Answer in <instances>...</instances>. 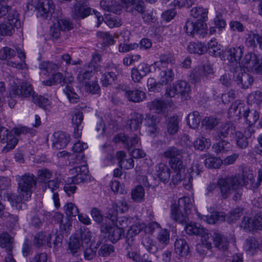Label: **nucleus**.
Wrapping results in <instances>:
<instances>
[{"label":"nucleus","instance_id":"1","mask_svg":"<svg viewBox=\"0 0 262 262\" xmlns=\"http://www.w3.org/2000/svg\"><path fill=\"white\" fill-rule=\"evenodd\" d=\"M16 180L18 181V195H14L13 193H8L6 194V197L8 201L10 202L12 206L17 207V205L21 203L23 201H27L30 199L33 189L35 187L37 181L35 176L30 173H26L21 176L16 177Z\"/></svg>","mask_w":262,"mask_h":262},{"label":"nucleus","instance_id":"2","mask_svg":"<svg viewBox=\"0 0 262 262\" xmlns=\"http://www.w3.org/2000/svg\"><path fill=\"white\" fill-rule=\"evenodd\" d=\"M254 181V176L247 171H243L242 174H236L231 177L222 178L219 179L217 185L220 189L221 195L224 199H227L231 193L232 189L246 186L249 183Z\"/></svg>","mask_w":262,"mask_h":262},{"label":"nucleus","instance_id":"3","mask_svg":"<svg viewBox=\"0 0 262 262\" xmlns=\"http://www.w3.org/2000/svg\"><path fill=\"white\" fill-rule=\"evenodd\" d=\"M208 12V9L200 7L191 10L190 15L197 19H188L186 21L184 29L188 35L205 36L207 33V27L203 21L207 18Z\"/></svg>","mask_w":262,"mask_h":262},{"label":"nucleus","instance_id":"4","mask_svg":"<svg viewBox=\"0 0 262 262\" xmlns=\"http://www.w3.org/2000/svg\"><path fill=\"white\" fill-rule=\"evenodd\" d=\"M192 204L188 197H184L179 200L178 203L174 202L170 206V217L174 221L180 224H185L188 221L186 215L190 210Z\"/></svg>","mask_w":262,"mask_h":262},{"label":"nucleus","instance_id":"5","mask_svg":"<svg viewBox=\"0 0 262 262\" xmlns=\"http://www.w3.org/2000/svg\"><path fill=\"white\" fill-rule=\"evenodd\" d=\"M163 156L166 158L170 159V165L174 170L184 169L182 162L183 151L178 149L174 146L169 147L163 153Z\"/></svg>","mask_w":262,"mask_h":262},{"label":"nucleus","instance_id":"6","mask_svg":"<svg viewBox=\"0 0 262 262\" xmlns=\"http://www.w3.org/2000/svg\"><path fill=\"white\" fill-rule=\"evenodd\" d=\"M70 172L72 174H75V176L69 178V182H74V184H78L90 180L89 169L87 165L85 164L70 169Z\"/></svg>","mask_w":262,"mask_h":262},{"label":"nucleus","instance_id":"7","mask_svg":"<svg viewBox=\"0 0 262 262\" xmlns=\"http://www.w3.org/2000/svg\"><path fill=\"white\" fill-rule=\"evenodd\" d=\"M33 243L38 248L45 244H47L49 247H52L53 245L54 248H56L59 242L57 241V236L54 233H50L47 236L45 233L40 232L35 235Z\"/></svg>","mask_w":262,"mask_h":262},{"label":"nucleus","instance_id":"8","mask_svg":"<svg viewBox=\"0 0 262 262\" xmlns=\"http://www.w3.org/2000/svg\"><path fill=\"white\" fill-rule=\"evenodd\" d=\"M174 73L172 69L170 68L167 70H162L160 73V80L158 83L155 81L152 78H149L147 80V85L149 89H153L159 87L160 85H166L171 82L174 78Z\"/></svg>","mask_w":262,"mask_h":262},{"label":"nucleus","instance_id":"9","mask_svg":"<svg viewBox=\"0 0 262 262\" xmlns=\"http://www.w3.org/2000/svg\"><path fill=\"white\" fill-rule=\"evenodd\" d=\"M190 91V89L188 83L185 81L180 80L168 88L166 90V95L172 97L176 94H180L187 99Z\"/></svg>","mask_w":262,"mask_h":262},{"label":"nucleus","instance_id":"10","mask_svg":"<svg viewBox=\"0 0 262 262\" xmlns=\"http://www.w3.org/2000/svg\"><path fill=\"white\" fill-rule=\"evenodd\" d=\"M17 142L18 139L7 128L0 125V143L6 144L3 148V151L8 152L13 149Z\"/></svg>","mask_w":262,"mask_h":262},{"label":"nucleus","instance_id":"11","mask_svg":"<svg viewBox=\"0 0 262 262\" xmlns=\"http://www.w3.org/2000/svg\"><path fill=\"white\" fill-rule=\"evenodd\" d=\"M234 80L239 86L246 89L252 85L254 79L250 74L243 71L239 67L237 69L234 74Z\"/></svg>","mask_w":262,"mask_h":262},{"label":"nucleus","instance_id":"12","mask_svg":"<svg viewBox=\"0 0 262 262\" xmlns=\"http://www.w3.org/2000/svg\"><path fill=\"white\" fill-rule=\"evenodd\" d=\"M100 68V66L95 65L92 63L84 65L79 69L77 77V80L80 83L85 84L93 76L94 71H98Z\"/></svg>","mask_w":262,"mask_h":262},{"label":"nucleus","instance_id":"13","mask_svg":"<svg viewBox=\"0 0 262 262\" xmlns=\"http://www.w3.org/2000/svg\"><path fill=\"white\" fill-rule=\"evenodd\" d=\"M119 92L124 93L125 96L130 101L133 102H140L143 101L146 98V94L139 90L128 91L123 86L119 85L118 87Z\"/></svg>","mask_w":262,"mask_h":262},{"label":"nucleus","instance_id":"14","mask_svg":"<svg viewBox=\"0 0 262 262\" xmlns=\"http://www.w3.org/2000/svg\"><path fill=\"white\" fill-rule=\"evenodd\" d=\"M126 11L134 13L137 12L142 14L145 10V4L143 0H121Z\"/></svg>","mask_w":262,"mask_h":262},{"label":"nucleus","instance_id":"15","mask_svg":"<svg viewBox=\"0 0 262 262\" xmlns=\"http://www.w3.org/2000/svg\"><path fill=\"white\" fill-rule=\"evenodd\" d=\"M33 93L31 84L24 82L21 83L20 88L16 85L12 86L10 91V95L12 96H18L21 97L27 98L31 96Z\"/></svg>","mask_w":262,"mask_h":262},{"label":"nucleus","instance_id":"16","mask_svg":"<svg viewBox=\"0 0 262 262\" xmlns=\"http://www.w3.org/2000/svg\"><path fill=\"white\" fill-rule=\"evenodd\" d=\"M53 136L52 147L57 150L66 147L69 142V136L63 132H56L53 134Z\"/></svg>","mask_w":262,"mask_h":262},{"label":"nucleus","instance_id":"17","mask_svg":"<svg viewBox=\"0 0 262 262\" xmlns=\"http://www.w3.org/2000/svg\"><path fill=\"white\" fill-rule=\"evenodd\" d=\"M175 59L173 54L170 53L162 54L160 56L159 60L154 62L152 65L156 70H161L162 69L167 68L168 64H174Z\"/></svg>","mask_w":262,"mask_h":262},{"label":"nucleus","instance_id":"18","mask_svg":"<svg viewBox=\"0 0 262 262\" xmlns=\"http://www.w3.org/2000/svg\"><path fill=\"white\" fill-rule=\"evenodd\" d=\"M91 13V9L81 2L76 3L72 10V16L75 19H82Z\"/></svg>","mask_w":262,"mask_h":262},{"label":"nucleus","instance_id":"19","mask_svg":"<svg viewBox=\"0 0 262 262\" xmlns=\"http://www.w3.org/2000/svg\"><path fill=\"white\" fill-rule=\"evenodd\" d=\"M234 130V127L231 122H226L217 129L213 134V139L219 141L228 138Z\"/></svg>","mask_w":262,"mask_h":262},{"label":"nucleus","instance_id":"20","mask_svg":"<svg viewBox=\"0 0 262 262\" xmlns=\"http://www.w3.org/2000/svg\"><path fill=\"white\" fill-rule=\"evenodd\" d=\"M156 175L164 183H168L170 177V169L165 164L160 163L155 167Z\"/></svg>","mask_w":262,"mask_h":262},{"label":"nucleus","instance_id":"21","mask_svg":"<svg viewBox=\"0 0 262 262\" xmlns=\"http://www.w3.org/2000/svg\"><path fill=\"white\" fill-rule=\"evenodd\" d=\"M182 170H174L176 174L172 178V182L174 184H178L179 182H183V185L187 189H189L192 187V176L187 173L184 178L182 177Z\"/></svg>","mask_w":262,"mask_h":262},{"label":"nucleus","instance_id":"22","mask_svg":"<svg viewBox=\"0 0 262 262\" xmlns=\"http://www.w3.org/2000/svg\"><path fill=\"white\" fill-rule=\"evenodd\" d=\"M244 47H231L227 50L228 59L231 62L239 64V61L243 54Z\"/></svg>","mask_w":262,"mask_h":262},{"label":"nucleus","instance_id":"23","mask_svg":"<svg viewBox=\"0 0 262 262\" xmlns=\"http://www.w3.org/2000/svg\"><path fill=\"white\" fill-rule=\"evenodd\" d=\"M213 242L215 247L223 251L228 248L229 242L227 237L217 232L212 234Z\"/></svg>","mask_w":262,"mask_h":262},{"label":"nucleus","instance_id":"24","mask_svg":"<svg viewBox=\"0 0 262 262\" xmlns=\"http://www.w3.org/2000/svg\"><path fill=\"white\" fill-rule=\"evenodd\" d=\"M53 3L51 0H45L39 4L37 7V15L47 18L51 11L53 10Z\"/></svg>","mask_w":262,"mask_h":262},{"label":"nucleus","instance_id":"25","mask_svg":"<svg viewBox=\"0 0 262 262\" xmlns=\"http://www.w3.org/2000/svg\"><path fill=\"white\" fill-rule=\"evenodd\" d=\"M212 73H213V68L210 64L207 63L195 69L193 74L194 78L195 81H198Z\"/></svg>","mask_w":262,"mask_h":262},{"label":"nucleus","instance_id":"26","mask_svg":"<svg viewBox=\"0 0 262 262\" xmlns=\"http://www.w3.org/2000/svg\"><path fill=\"white\" fill-rule=\"evenodd\" d=\"M52 218L56 223L59 224L61 230L64 231L67 233L68 232L71 226V221L68 217L65 218L63 220V214L56 212L54 213Z\"/></svg>","mask_w":262,"mask_h":262},{"label":"nucleus","instance_id":"27","mask_svg":"<svg viewBox=\"0 0 262 262\" xmlns=\"http://www.w3.org/2000/svg\"><path fill=\"white\" fill-rule=\"evenodd\" d=\"M103 231L108 233V239L113 243H116L121 238L123 231L120 228L106 227Z\"/></svg>","mask_w":262,"mask_h":262},{"label":"nucleus","instance_id":"28","mask_svg":"<svg viewBox=\"0 0 262 262\" xmlns=\"http://www.w3.org/2000/svg\"><path fill=\"white\" fill-rule=\"evenodd\" d=\"M245 104L239 100L235 101L231 104L230 107L228 110V114L231 117H240L242 112L245 111L244 110Z\"/></svg>","mask_w":262,"mask_h":262},{"label":"nucleus","instance_id":"29","mask_svg":"<svg viewBox=\"0 0 262 262\" xmlns=\"http://www.w3.org/2000/svg\"><path fill=\"white\" fill-rule=\"evenodd\" d=\"M243 117L249 125H253L259 119V113L255 110L248 108L244 111Z\"/></svg>","mask_w":262,"mask_h":262},{"label":"nucleus","instance_id":"30","mask_svg":"<svg viewBox=\"0 0 262 262\" xmlns=\"http://www.w3.org/2000/svg\"><path fill=\"white\" fill-rule=\"evenodd\" d=\"M174 250L180 256H185L189 253V248L185 240L179 239L174 243Z\"/></svg>","mask_w":262,"mask_h":262},{"label":"nucleus","instance_id":"31","mask_svg":"<svg viewBox=\"0 0 262 262\" xmlns=\"http://www.w3.org/2000/svg\"><path fill=\"white\" fill-rule=\"evenodd\" d=\"M150 111L155 113L160 114L164 113L166 108V104L163 100L155 99L154 101L149 102L147 105Z\"/></svg>","mask_w":262,"mask_h":262},{"label":"nucleus","instance_id":"32","mask_svg":"<svg viewBox=\"0 0 262 262\" xmlns=\"http://www.w3.org/2000/svg\"><path fill=\"white\" fill-rule=\"evenodd\" d=\"M143 120V116L142 114L136 112L132 113L128 123L130 128L134 130L138 129L142 123Z\"/></svg>","mask_w":262,"mask_h":262},{"label":"nucleus","instance_id":"33","mask_svg":"<svg viewBox=\"0 0 262 262\" xmlns=\"http://www.w3.org/2000/svg\"><path fill=\"white\" fill-rule=\"evenodd\" d=\"M190 53L202 55L207 51V47L202 42H190L187 48Z\"/></svg>","mask_w":262,"mask_h":262},{"label":"nucleus","instance_id":"34","mask_svg":"<svg viewBox=\"0 0 262 262\" xmlns=\"http://www.w3.org/2000/svg\"><path fill=\"white\" fill-rule=\"evenodd\" d=\"M212 148L216 154H224L231 149V145L228 141L220 140L218 143L213 145Z\"/></svg>","mask_w":262,"mask_h":262},{"label":"nucleus","instance_id":"35","mask_svg":"<svg viewBox=\"0 0 262 262\" xmlns=\"http://www.w3.org/2000/svg\"><path fill=\"white\" fill-rule=\"evenodd\" d=\"M186 233L190 235H200L204 233V228L200 224L190 223L185 227Z\"/></svg>","mask_w":262,"mask_h":262},{"label":"nucleus","instance_id":"36","mask_svg":"<svg viewBox=\"0 0 262 262\" xmlns=\"http://www.w3.org/2000/svg\"><path fill=\"white\" fill-rule=\"evenodd\" d=\"M179 118L177 116L169 117L167 120V132L170 135H174L179 129Z\"/></svg>","mask_w":262,"mask_h":262},{"label":"nucleus","instance_id":"37","mask_svg":"<svg viewBox=\"0 0 262 262\" xmlns=\"http://www.w3.org/2000/svg\"><path fill=\"white\" fill-rule=\"evenodd\" d=\"M12 238L7 232L0 234V247L6 248L7 252H10L12 249Z\"/></svg>","mask_w":262,"mask_h":262},{"label":"nucleus","instance_id":"38","mask_svg":"<svg viewBox=\"0 0 262 262\" xmlns=\"http://www.w3.org/2000/svg\"><path fill=\"white\" fill-rule=\"evenodd\" d=\"M142 245L147 251L151 253H155L158 250L156 243L148 236L145 235L142 237Z\"/></svg>","mask_w":262,"mask_h":262},{"label":"nucleus","instance_id":"39","mask_svg":"<svg viewBox=\"0 0 262 262\" xmlns=\"http://www.w3.org/2000/svg\"><path fill=\"white\" fill-rule=\"evenodd\" d=\"M259 245L258 242L254 237H249L246 241L244 247L246 251L250 255H254Z\"/></svg>","mask_w":262,"mask_h":262},{"label":"nucleus","instance_id":"40","mask_svg":"<svg viewBox=\"0 0 262 262\" xmlns=\"http://www.w3.org/2000/svg\"><path fill=\"white\" fill-rule=\"evenodd\" d=\"M187 122L190 127L195 128L198 127L200 124L201 118L200 114L197 111H194L190 113L186 118Z\"/></svg>","mask_w":262,"mask_h":262},{"label":"nucleus","instance_id":"41","mask_svg":"<svg viewBox=\"0 0 262 262\" xmlns=\"http://www.w3.org/2000/svg\"><path fill=\"white\" fill-rule=\"evenodd\" d=\"M220 122V119L213 116L206 117L202 121V124L206 129L211 130L216 126Z\"/></svg>","mask_w":262,"mask_h":262},{"label":"nucleus","instance_id":"42","mask_svg":"<svg viewBox=\"0 0 262 262\" xmlns=\"http://www.w3.org/2000/svg\"><path fill=\"white\" fill-rule=\"evenodd\" d=\"M39 68L44 75H47L58 70V66L53 62H43L39 64Z\"/></svg>","mask_w":262,"mask_h":262},{"label":"nucleus","instance_id":"43","mask_svg":"<svg viewBox=\"0 0 262 262\" xmlns=\"http://www.w3.org/2000/svg\"><path fill=\"white\" fill-rule=\"evenodd\" d=\"M248 102L255 104L259 107H262V92L260 91H255L251 92L248 96Z\"/></svg>","mask_w":262,"mask_h":262},{"label":"nucleus","instance_id":"44","mask_svg":"<svg viewBox=\"0 0 262 262\" xmlns=\"http://www.w3.org/2000/svg\"><path fill=\"white\" fill-rule=\"evenodd\" d=\"M125 142L124 145L125 147L130 151L132 148L138 146L140 144V138L136 134L134 135L133 136L128 137L125 135Z\"/></svg>","mask_w":262,"mask_h":262},{"label":"nucleus","instance_id":"45","mask_svg":"<svg viewBox=\"0 0 262 262\" xmlns=\"http://www.w3.org/2000/svg\"><path fill=\"white\" fill-rule=\"evenodd\" d=\"M82 244L78 237L75 236H71L69 243V248L70 252L74 255L77 253L80 249Z\"/></svg>","mask_w":262,"mask_h":262},{"label":"nucleus","instance_id":"46","mask_svg":"<svg viewBox=\"0 0 262 262\" xmlns=\"http://www.w3.org/2000/svg\"><path fill=\"white\" fill-rule=\"evenodd\" d=\"M206 221L210 224H214L217 222L226 220L225 214L224 212H214L206 217Z\"/></svg>","mask_w":262,"mask_h":262},{"label":"nucleus","instance_id":"47","mask_svg":"<svg viewBox=\"0 0 262 262\" xmlns=\"http://www.w3.org/2000/svg\"><path fill=\"white\" fill-rule=\"evenodd\" d=\"M193 145L195 149L203 150L206 147L208 148L210 146V140L204 137H200L193 142Z\"/></svg>","mask_w":262,"mask_h":262},{"label":"nucleus","instance_id":"48","mask_svg":"<svg viewBox=\"0 0 262 262\" xmlns=\"http://www.w3.org/2000/svg\"><path fill=\"white\" fill-rule=\"evenodd\" d=\"M117 78V75L113 71H107L102 75L101 80L104 86H107Z\"/></svg>","mask_w":262,"mask_h":262},{"label":"nucleus","instance_id":"49","mask_svg":"<svg viewBox=\"0 0 262 262\" xmlns=\"http://www.w3.org/2000/svg\"><path fill=\"white\" fill-rule=\"evenodd\" d=\"M235 139L237 146L240 148H246L248 146V138L241 132L237 131L235 132Z\"/></svg>","mask_w":262,"mask_h":262},{"label":"nucleus","instance_id":"50","mask_svg":"<svg viewBox=\"0 0 262 262\" xmlns=\"http://www.w3.org/2000/svg\"><path fill=\"white\" fill-rule=\"evenodd\" d=\"M243 214V209L237 207L231 210L226 217V220L230 224L238 220Z\"/></svg>","mask_w":262,"mask_h":262},{"label":"nucleus","instance_id":"51","mask_svg":"<svg viewBox=\"0 0 262 262\" xmlns=\"http://www.w3.org/2000/svg\"><path fill=\"white\" fill-rule=\"evenodd\" d=\"M52 176V171L47 168H42L37 171V178L39 181L43 183V184L51 178Z\"/></svg>","mask_w":262,"mask_h":262},{"label":"nucleus","instance_id":"52","mask_svg":"<svg viewBox=\"0 0 262 262\" xmlns=\"http://www.w3.org/2000/svg\"><path fill=\"white\" fill-rule=\"evenodd\" d=\"M222 164L223 161L219 158L209 157L205 160V165L209 168H219Z\"/></svg>","mask_w":262,"mask_h":262},{"label":"nucleus","instance_id":"53","mask_svg":"<svg viewBox=\"0 0 262 262\" xmlns=\"http://www.w3.org/2000/svg\"><path fill=\"white\" fill-rule=\"evenodd\" d=\"M203 242L202 246L209 250L212 247V241H213L212 234H209L208 230L204 228V233L200 234Z\"/></svg>","mask_w":262,"mask_h":262},{"label":"nucleus","instance_id":"54","mask_svg":"<svg viewBox=\"0 0 262 262\" xmlns=\"http://www.w3.org/2000/svg\"><path fill=\"white\" fill-rule=\"evenodd\" d=\"M8 20L9 24L11 25L13 28H19L20 27V22L18 19V14L15 10L8 12Z\"/></svg>","mask_w":262,"mask_h":262},{"label":"nucleus","instance_id":"55","mask_svg":"<svg viewBox=\"0 0 262 262\" xmlns=\"http://www.w3.org/2000/svg\"><path fill=\"white\" fill-rule=\"evenodd\" d=\"M16 51L9 47H4L0 50V59L9 60L14 57Z\"/></svg>","mask_w":262,"mask_h":262},{"label":"nucleus","instance_id":"56","mask_svg":"<svg viewBox=\"0 0 262 262\" xmlns=\"http://www.w3.org/2000/svg\"><path fill=\"white\" fill-rule=\"evenodd\" d=\"M146 125L148 127V132L150 134H154L157 131V121L154 116H148L146 119Z\"/></svg>","mask_w":262,"mask_h":262},{"label":"nucleus","instance_id":"57","mask_svg":"<svg viewBox=\"0 0 262 262\" xmlns=\"http://www.w3.org/2000/svg\"><path fill=\"white\" fill-rule=\"evenodd\" d=\"M63 92L66 94L67 98L71 103H75L79 100L78 95L74 92V89L70 85H67L63 89Z\"/></svg>","mask_w":262,"mask_h":262},{"label":"nucleus","instance_id":"58","mask_svg":"<svg viewBox=\"0 0 262 262\" xmlns=\"http://www.w3.org/2000/svg\"><path fill=\"white\" fill-rule=\"evenodd\" d=\"M92 233L88 229H84L81 233V242L82 244H84L85 246L92 245L94 241Z\"/></svg>","mask_w":262,"mask_h":262},{"label":"nucleus","instance_id":"59","mask_svg":"<svg viewBox=\"0 0 262 262\" xmlns=\"http://www.w3.org/2000/svg\"><path fill=\"white\" fill-rule=\"evenodd\" d=\"M144 196V190L141 186H137L132 192V198L136 202H141Z\"/></svg>","mask_w":262,"mask_h":262},{"label":"nucleus","instance_id":"60","mask_svg":"<svg viewBox=\"0 0 262 262\" xmlns=\"http://www.w3.org/2000/svg\"><path fill=\"white\" fill-rule=\"evenodd\" d=\"M65 213L69 216H76L79 213L77 207L72 203H68L64 207Z\"/></svg>","mask_w":262,"mask_h":262},{"label":"nucleus","instance_id":"61","mask_svg":"<svg viewBox=\"0 0 262 262\" xmlns=\"http://www.w3.org/2000/svg\"><path fill=\"white\" fill-rule=\"evenodd\" d=\"M257 56L255 54L248 53L245 56L244 58L241 61V64L244 67L250 69L253 66V61Z\"/></svg>","mask_w":262,"mask_h":262},{"label":"nucleus","instance_id":"62","mask_svg":"<svg viewBox=\"0 0 262 262\" xmlns=\"http://www.w3.org/2000/svg\"><path fill=\"white\" fill-rule=\"evenodd\" d=\"M82 112L79 110H75L73 111L72 122L73 126L80 127L83 120Z\"/></svg>","mask_w":262,"mask_h":262},{"label":"nucleus","instance_id":"63","mask_svg":"<svg viewBox=\"0 0 262 262\" xmlns=\"http://www.w3.org/2000/svg\"><path fill=\"white\" fill-rule=\"evenodd\" d=\"M115 252V248L111 244L102 245L98 251V254L102 256L107 257Z\"/></svg>","mask_w":262,"mask_h":262},{"label":"nucleus","instance_id":"64","mask_svg":"<svg viewBox=\"0 0 262 262\" xmlns=\"http://www.w3.org/2000/svg\"><path fill=\"white\" fill-rule=\"evenodd\" d=\"M59 180L58 178H55L53 180H49L48 182H46L43 184L42 189L45 191L47 188H49L53 192L55 190L59 187Z\"/></svg>","mask_w":262,"mask_h":262}]
</instances>
